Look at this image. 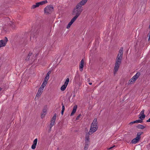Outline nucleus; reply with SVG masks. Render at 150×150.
<instances>
[{
	"instance_id": "obj_12",
	"label": "nucleus",
	"mask_w": 150,
	"mask_h": 150,
	"mask_svg": "<svg viewBox=\"0 0 150 150\" xmlns=\"http://www.w3.org/2000/svg\"><path fill=\"white\" fill-rule=\"evenodd\" d=\"M84 61L83 59H82L80 62V64L79 65V69L81 71H82L83 70V68L84 67Z\"/></svg>"
},
{
	"instance_id": "obj_2",
	"label": "nucleus",
	"mask_w": 150,
	"mask_h": 150,
	"mask_svg": "<svg viewBox=\"0 0 150 150\" xmlns=\"http://www.w3.org/2000/svg\"><path fill=\"white\" fill-rule=\"evenodd\" d=\"M123 51V47H122L120 48L118 54L116 58V62L114 67V75L118 71L120 67V66L122 58Z\"/></svg>"
},
{
	"instance_id": "obj_34",
	"label": "nucleus",
	"mask_w": 150,
	"mask_h": 150,
	"mask_svg": "<svg viewBox=\"0 0 150 150\" xmlns=\"http://www.w3.org/2000/svg\"><path fill=\"white\" fill-rule=\"evenodd\" d=\"M136 123H142L143 122V121L141 120V119L137 120H135Z\"/></svg>"
},
{
	"instance_id": "obj_43",
	"label": "nucleus",
	"mask_w": 150,
	"mask_h": 150,
	"mask_svg": "<svg viewBox=\"0 0 150 150\" xmlns=\"http://www.w3.org/2000/svg\"><path fill=\"white\" fill-rule=\"evenodd\" d=\"M147 0H143V1L144 3L146 2H147Z\"/></svg>"
},
{
	"instance_id": "obj_18",
	"label": "nucleus",
	"mask_w": 150,
	"mask_h": 150,
	"mask_svg": "<svg viewBox=\"0 0 150 150\" xmlns=\"http://www.w3.org/2000/svg\"><path fill=\"white\" fill-rule=\"evenodd\" d=\"M88 0H82L78 4L82 6L86 4Z\"/></svg>"
},
{
	"instance_id": "obj_1",
	"label": "nucleus",
	"mask_w": 150,
	"mask_h": 150,
	"mask_svg": "<svg viewBox=\"0 0 150 150\" xmlns=\"http://www.w3.org/2000/svg\"><path fill=\"white\" fill-rule=\"evenodd\" d=\"M123 51V47H122L120 48L118 54L116 58V62L114 67V75L118 71L120 67V66L122 58Z\"/></svg>"
},
{
	"instance_id": "obj_29",
	"label": "nucleus",
	"mask_w": 150,
	"mask_h": 150,
	"mask_svg": "<svg viewBox=\"0 0 150 150\" xmlns=\"http://www.w3.org/2000/svg\"><path fill=\"white\" fill-rule=\"evenodd\" d=\"M62 109L61 112V114L62 115H63V113H64V110H65V107H64V106L63 105V103H62Z\"/></svg>"
},
{
	"instance_id": "obj_19",
	"label": "nucleus",
	"mask_w": 150,
	"mask_h": 150,
	"mask_svg": "<svg viewBox=\"0 0 150 150\" xmlns=\"http://www.w3.org/2000/svg\"><path fill=\"white\" fill-rule=\"evenodd\" d=\"M6 45V42H4V41L3 40H0V48L4 47Z\"/></svg>"
},
{
	"instance_id": "obj_16",
	"label": "nucleus",
	"mask_w": 150,
	"mask_h": 150,
	"mask_svg": "<svg viewBox=\"0 0 150 150\" xmlns=\"http://www.w3.org/2000/svg\"><path fill=\"white\" fill-rule=\"evenodd\" d=\"M77 108V105H75L74 106L73 110L70 116H73L74 114L76 112V109Z\"/></svg>"
},
{
	"instance_id": "obj_10",
	"label": "nucleus",
	"mask_w": 150,
	"mask_h": 150,
	"mask_svg": "<svg viewBox=\"0 0 150 150\" xmlns=\"http://www.w3.org/2000/svg\"><path fill=\"white\" fill-rule=\"evenodd\" d=\"M43 89L42 88H40L36 95L35 98L36 97L39 98L40 97L43 92Z\"/></svg>"
},
{
	"instance_id": "obj_5",
	"label": "nucleus",
	"mask_w": 150,
	"mask_h": 150,
	"mask_svg": "<svg viewBox=\"0 0 150 150\" xmlns=\"http://www.w3.org/2000/svg\"><path fill=\"white\" fill-rule=\"evenodd\" d=\"M51 73L50 71H48L45 77V78L44 80L43 81L42 85L40 86V88L44 89L45 86H46L48 79H49V75Z\"/></svg>"
},
{
	"instance_id": "obj_9",
	"label": "nucleus",
	"mask_w": 150,
	"mask_h": 150,
	"mask_svg": "<svg viewBox=\"0 0 150 150\" xmlns=\"http://www.w3.org/2000/svg\"><path fill=\"white\" fill-rule=\"evenodd\" d=\"M144 110H143L140 112V114L139 115L140 117H139V118L141 119L142 120L144 119L145 117V115L144 114Z\"/></svg>"
},
{
	"instance_id": "obj_35",
	"label": "nucleus",
	"mask_w": 150,
	"mask_h": 150,
	"mask_svg": "<svg viewBox=\"0 0 150 150\" xmlns=\"http://www.w3.org/2000/svg\"><path fill=\"white\" fill-rule=\"evenodd\" d=\"M47 111V107H45L43 109L42 111L43 113H46Z\"/></svg>"
},
{
	"instance_id": "obj_13",
	"label": "nucleus",
	"mask_w": 150,
	"mask_h": 150,
	"mask_svg": "<svg viewBox=\"0 0 150 150\" xmlns=\"http://www.w3.org/2000/svg\"><path fill=\"white\" fill-rule=\"evenodd\" d=\"M90 135L89 134V132L86 134L85 137V143H89V136Z\"/></svg>"
},
{
	"instance_id": "obj_17",
	"label": "nucleus",
	"mask_w": 150,
	"mask_h": 150,
	"mask_svg": "<svg viewBox=\"0 0 150 150\" xmlns=\"http://www.w3.org/2000/svg\"><path fill=\"white\" fill-rule=\"evenodd\" d=\"M136 80V79H134V78L132 77L129 80L128 83V84L129 85L130 84L134 83Z\"/></svg>"
},
{
	"instance_id": "obj_37",
	"label": "nucleus",
	"mask_w": 150,
	"mask_h": 150,
	"mask_svg": "<svg viewBox=\"0 0 150 150\" xmlns=\"http://www.w3.org/2000/svg\"><path fill=\"white\" fill-rule=\"evenodd\" d=\"M8 40L7 38H6V37H5V41H4V42H6V44Z\"/></svg>"
},
{
	"instance_id": "obj_27",
	"label": "nucleus",
	"mask_w": 150,
	"mask_h": 150,
	"mask_svg": "<svg viewBox=\"0 0 150 150\" xmlns=\"http://www.w3.org/2000/svg\"><path fill=\"white\" fill-rule=\"evenodd\" d=\"M69 79L68 78H67L64 84V85L66 86L67 87V86L69 82Z\"/></svg>"
},
{
	"instance_id": "obj_36",
	"label": "nucleus",
	"mask_w": 150,
	"mask_h": 150,
	"mask_svg": "<svg viewBox=\"0 0 150 150\" xmlns=\"http://www.w3.org/2000/svg\"><path fill=\"white\" fill-rule=\"evenodd\" d=\"M81 116V114H79L76 117V120H79V118Z\"/></svg>"
},
{
	"instance_id": "obj_39",
	"label": "nucleus",
	"mask_w": 150,
	"mask_h": 150,
	"mask_svg": "<svg viewBox=\"0 0 150 150\" xmlns=\"http://www.w3.org/2000/svg\"><path fill=\"white\" fill-rule=\"evenodd\" d=\"M115 146V145H114L113 146H112V147H111L108 148V149H112V148H113V147H114Z\"/></svg>"
},
{
	"instance_id": "obj_44",
	"label": "nucleus",
	"mask_w": 150,
	"mask_h": 150,
	"mask_svg": "<svg viewBox=\"0 0 150 150\" xmlns=\"http://www.w3.org/2000/svg\"><path fill=\"white\" fill-rule=\"evenodd\" d=\"M89 84L90 85H92V83H89Z\"/></svg>"
},
{
	"instance_id": "obj_8",
	"label": "nucleus",
	"mask_w": 150,
	"mask_h": 150,
	"mask_svg": "<svg viewBox=\"0 0 150 150\" xmlns=\"http://www.w3.org/2000/svg\"><path fill=\"white\" fill-rule=\"evenodd\" d=\"M98 126H91V128L89 132V134H92L95 132L97 129Z\"/></svg>"
},
{
	"instance_id": "obj_33",
	"label": "nucleus",
	"mask_w": 150,
	"mask_h": 150,
	"mask_svg": "<svg viewBox=\"0 0 150 150\" xmlns=\"http://www.w3.org/2000/svg\"><path fill=\"white\" fill-rule=\"evenodd\" d=\"M46 113H45L42 112V113L41 114V117L42 119H43L44 118L45 116L46 115Z\"/></svg>"
},
{
	"instance_id": "obj_40",
	"label": "nucleus",
	"mask_w": 150,
	"mask_h": 150,
	"mask_svg": "<svg viewBox=\"0 0 150 150\" xmlns=\"http://www.w3.org/2000/svg\"><path fill=\"white\" fill-rule=\"evenodd\" d=\"M135 139H137V140H138V141H139V140L140 139L139 137H136V138H135Z\"/></svg>"
},
{
	"instance_id": "obj_3",
	"label": "nucleus",
	"mask_w": 150,
	"mask_h": 150,
	"mask_svg": "<svg viewBox=\"0 0 150 150\" xmlns=\"http://www.w3.org/2000/svg\"><path fill=\"white\" fill-rule=\"evenodd\" d=\"M5 20L7 21V23L3 25L1 30L5 33H7L9 31L10 27L12 29H14L15 28V26L14 23L10 21V19L8 18H6Z\"/></svg>"
},
{
	"instance_id": "obj_20",
	"label": "nucleus",
	"mask_w": 150,
	"mask_h": 150,
	"mask_svg": "<svg viewBox=\"0 0 150 150\" xmlns=\"http://www.w3.org/2000/svg\"><path fill=\"white\" fill-rule=\"evenodd\" d=\"M48 2L47 0H45V1H42L40 2H38L39 6L40 5H42L44 4H46Z\"/></svg>"
},
{
	"instance_id": "obj_14",
	"label": "nucleus",
	"mask_w": 150,
	"mask_h": 150,
	"mask_svg": "<svg viewBox=\"0 0 150 150\" xmlns=\"http://www.w3.org/2000/svg\"><path fill=\"white\" fill-rule=\"evenodd\" d=\"M74 9H76L82 11L83 10L82 6L78 4L76 5L75 7L74 8Z\"/></svg>"
},
{
	"instance_id": "obj_4",
	"label": "nucleus",
	"mask_w": 150,
	"mask_h": 150,
	"mask_svg": "<svg viewBox=\"0 0 150 150\" xmlns=\"http://www.w3.org/2000/svg\"><path fill=\"white\" fill-rule=\"evenodd\" d=\"M53 11L54 7L52 5H48L44 9V13L46 14H50Z\"/></svg>"
},
{
	"instance_id": "obj_28",
	"label": "nucleus",
	"mask_w": 150,
	"mask_h": 150,
	"mask_svg": "<svg viewBox=\"0 0 150 150\" xmlns=\"http://www.w3.org/2000/svg\"><path fill=\"white\" fill-rule=\"evenodd\" d=\"M139 141L137 139H134L131 142L133 144H136Z\"/></svg>"
},
{
	"instance_id": "obj_41",
	"label": "nucleus",
	"mask_w": 150,
	"mask_h": 150,
	"mask_svg": "<svg viewBox=\"0 0 150 150\" xmlns=\"http://www.w3.org/2000/svg\"><path fill=\"white\" fill-rule=\"evenodd\" d=\"M146 122H150V118L146 121Z\"/></svg>"
},
{
	"instance_id": "obj_23",
	"label": "nucleus",
	"mask_w": 150,
	"mask_h": 150,
	"mask_svg": "<svg viewBox=\"0 0 150 150\" xmlns=\"http://www.w3.org/2000/svg\"><path fill=\"white\" fill-rule=\"evenodd\" d=\"M32 54V52H30L28 55L27 56V57L25 59V60L26 61L29 60L30 58V56H31Z\"/></svg>"
},
{
	"instance_id": "obj_11",
	"label": "nucleus",
	"mask_w": 150,
	"mask_h": 150,
	"mask_svg": "<svg viewBox=\"0 0 150 150\" xmlns=\"http://www.w3.org/2000/svg\"><path fill=\"white\" fill-rule=\"evenodd\" d=\"M38 142V139L37 138L34 139L33 141V144L31 146V148L33 149H34L36 148V146Z\"/></svg>"
},
{
	"instance_id": "obj_26",
	"label": "nucleus",
	"mask_w": 150,
	"mask_h": 150,
	"mask_svg": "<svg viewBox=\"0 0 150 150\" xmlns=\"http://www.w3.org/2000/svg\"><path fill=\"white\" fill-rule=\"evenodd\" d=\"M89 143H85V146L84 147V150H87L88 148V145Z\"/></svg>"
},
{
	"instance_id": "obj_32",
	"label": "nucleus",
	"mask_w": 150,
	"mask_h": 150,
	"mask_svg": "<svg viewBox=\"0 0 150 150\" xmlns=\"http://www.w3.org/2000/svg\"><path fill=\"white\" fill-rule=\"evenodd\" d=\"M73 23H72L71 21H70V22L68 23V25H67V29H69V28L71 26Z\"/></svg>"
},
{
	"instance_id": "obj_21",
	"label": "nucleus",
	"mask_w": 150,
	"mask_h": 150,
	"mask_svg": "<svg viewBox=\"0 0 150 150\" xmlns=\"http://www.w3.org/2000/svg\"><path fill=\"white\" fill-rule=\"evenodd\" d=\"M140 75V72H137L136 74L133 77L134 78V79H136V80H137V79L138 78Z\"/></svg>"
},
{
	"instance_id": "obj_45",
	"label": "nucleus",
	"mask_w": 150,
	"mask_h": 150,
	"mask_svg": "<svg viewBox=\"0 0 150 150\" xmlns=\"http://www.w3.org/2000/svg\"><path fill=\"white\" fill-rule=\"evenodd\" d=\"M148 40H150V38H149Z\"/></svg>"
},
{
	"instance_id": "obj_6",
	"label": "nucleus",
	"mask_w": 150,
	"mask_h": 150,
	"mask_svg": "<svg viewBox=\"0 0 150 150\" xmlns=\"http://www.w3.org/2000/svg\"><path fill=\"white\" fill-rule=\"evenodd\" d=\"M56 117V114L55 113L54 116L52 118L51 121V123L49 126V128H50L49 131H51V128L54 125L55 122V121Z\"/></svg>"
},
{
	"instance_id": "obj_24",
	"label": "nucleus",
	"mask_w": 150,
	"mask_h": 150,
	"mask_svg": "<svg viewBox=\"0 0 150 150\" xmlns=\"http://www.w3.org/2000/svg\"><path fill=\"white\" fill-rule=\"evenodd\" d=\"M137 127L139 129H144L145 128V127L143 125H139L137 126Z\"/></svg>"
},
{
	"instance_id": "obj_38",
	"label": "nucleus",
	"mask_w": 150,
	"mask_h": 150,
	"mask_svg": "<svg viewBox=\"0 0 150 150\" xmlns=\"http://www.w3.org/2000/svg\"><path fill=\"white\" fill-rule=\"evenodd\" d=\"M136 123V121H133V122H130V123H129V124L130 125H132L134 123Z\"/></svg>"
},
{
	"instance_id": "obj_30",
	"label": "nucleus",
	"mask_w": 150,
	"mask_h": 150,
	"mask_svg": "<svg viewBox=\"0 0 150 150\" xmlns=\"http://www.w3.org/2000/svg\"><path fill=\"white\" fill-rule=\"evenodd\" d=\"M143 133V132H139L137 133V137H139L140 139L141 138V135Z\"/></svg>"
},
{
	"instance_id": "obj_15",
	"label": "nucleus",
	"mask_w": 150,
	"mask_h": 150,
	"mask_svg": "<svg viewBox=\"0 0 150 150\" xmlns=\"http://www.w3.org/2000/svg\"><path fill=\"white\" fill-rule=\"evenodd\" d=\"M97 120L96 119H95L93 121L92 123L91 124V126L92 127L98 126V122H97Z\"/></svg>"
},
{
	"instance_id": "obj_42",
	"label": "nucleus",
	"mask_w": 150,
	"mask_h": 150,
	"mask_svg": "<svg viewBox=\"0 0 150 150\" xmlns=\"http://www.w3.org/2000/svg\"><path fill=\"white\" fill-rule=\"evenodd\" d=\"M148 35L149 36V38H150V31H149L148 34Z\"/></svg>"
},
{
	"instance_id": "obj_25",
	"label": "nucleus",
	"mask_w": 150,
	"mask_h": 150,
	"mask_svg": "<svg viewBox=\"0 0 150 150\" xmlns=\"http://www.w3.org/2000/svg\"><path fill=\"white\" fill-rule=\"evenodd\" d=\"M78 17L75 16L71 20V21L72 23H73L76 20Z\"/></svg>"
},
{
	"instance_id": "obj_31",
	"label": "nucleus",
	"mask_w": 150,
	"mask_h": 150,
	"mask_svg": "<svg viewBox=\"0 0 150 150\" xmlns=\"http://www.w3.org/2000/svg\"><path fill=\"white\" fill-rule=\"evenodd\" d=\"M66 87H67V86H66L64 85H63L61 87V90L62 91H64Z\"/></svg>"
},
{
	"instance_id": "obj_7",
	"label": "nucleus",
	"mask_w": 150,
	"mask_h": 150,
	"mask_svg": "<svg viewBox=\"0 0 150 150\" xmlns=\"http://www.w3.org/2000/svg\"><path fill=\"white\" fill-rule=\"evenodd\" d=\"M82 12V11L74 8L72 11V15L76 16L79 17Z\"/></svg>"
},
{
	"instance_id": "obj_22",
	"label": "nucleus",
	"mask_w": 150,
	"mask_h": 150,
	"mask_svg": "<svg viewBox=\"0 0 150 150\" xmlns=\"http://www.w3.org/2000/svg\"><path fill=\"white\" fill-rule=\"evenodd\" d=\"M39 6L38 2L35 3V4L33 5L31 7L32 9H34L38 7Z\"/></svg>"
}]
</instances>
